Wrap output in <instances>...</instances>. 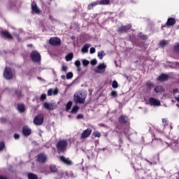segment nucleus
I'll use <instances>...</instances> for the list:
<instances>
[{"mask_svg":"<svg viewBox=\"0 0 179 179\" xmlns=\"http://www.w3.org/2000/svg\"><path fill=\"white\" fill-rule=\"evenodd\" d=\"M173 94H176V93H179L178 89V88L173 89Z\"/></svg>","mask_w":179,"mask_h":179,"instance_id":"obj_51","label":"nucleus"},{"mask_svg":"<svg viewBox=\"0 0 179 179\" xmlns=\"http://www.w3.org/2000/svg\"><path fill=\"white\" fill-rule=\"evenodd\" d=\"M146 87L150 90L151 89H153V87H155V85H153L152 82L148 81L146 83Z\"/></svg>","mask_w":179,"mask_h":179,"instance_id":"obj_32","label":"nucleus"},{"mask_svg":"<svg viewBox=\"0 0 179 179\" xmlns=\"http://www.w3.org/2000/svg\"><path fill=\"white\" fill-rule=\"evenodd\" d=\"M31 7L32 13H36V15H40V13H41V10L38 8V6H37V3H36V1H33L31 2Z\"/></svg>","mask_w":179,"mask_h":179,"instance_id":"obj_10","label":"nucleus"},{"mask_svg":"<svg viewBox=\"0 0 179 179\" xmlns=\"http://www.w3.org/2000/svg\"><path fill=\"white\" fill-rule=\"evenodd\" d=\"M99 5V1H94L93 3H90L87 6V10H92L94 6H97Z\"/></svg>","mask_w":179,"mask_h":179,"instance_id":"obj_22","label":"nucleus"},{"mask_svg":"<svg viewBox=\"0 0 179 179\" xmlns=\"http://www.w3.org/2000/svg\"><path fill=\"white\" fill-rule=\"evenodd\" d=\"M14 36H15V37L17 38V40L18 41H20V36H19V34H14Z\"/></svg>","mask_w":179,"mask_h":179,"instance_id":"obj_45","label":"nucleus"},{"mask_svg":"<svg viewBox=\"0 0 179 179\" xmlns=\"http://www.w3.org/2000/svg\"><path fill=\"white\" fill-rule=\"evenodd\" d=\"M160 45H166V44H167V43L166 42V41H162L160 43H159Z\"/></svg>","mask_w":179,"mask_h":179,"instance_id":"obj_48","label":"nucleus"},{"mask_svg":"<svg viewBox=\"0 0 179 179\" xmlns=\"http://www.w3.org/2000/svg\"><path fill=\"white\" fill-rule=\"evenodd\" d=\"M175 99H176V101H178V103H179V96H176Z\"/></svg>","mask_w":179,"mask_h":179,"instance_id":"obj_55","label":"nucleus"},{"mask_svg":"<svg viewBox=\"0 0 179 179\" xmlns=\"http://www.w3.org/2000/svg\"><path fill=\"white\" fill-rule=\"evenodd\" d=\"M0 35L2 37V38H6V40H12L13 38V36L8 31V30H4L0 31Z\"/></svg>","mask_w":179,"mask_h":179,"instance_id":"obj_12","label":"nucleus"},{"mask_svg":"<svg viewBox=\"0 0 179 179\" xmlns=\"http://www.w3.org/2000/svg\"><path fill=\"white\" fill-rule=\"evenodd\" d=\"M22 134L24 136H30L31 135V129L29 125H24L22 128Z\"/></svg>","mask_w":179,"mask_h":179,"instance_id":"obj_9","label":"nucleus"},{"mask_svg":"<svg viewBox=\"0 0 179 179\" xmlns=\"http://www.w3.org/2000/svg\"><path fill=\"white\" fill-rule=\"evenodd\" d=\"M162 122L164 127H166V125H169V121H167L166 118H162Z\"/></svg>","mask_w":179,"mask_h":179,"instance_id":"obj_41","label":"nucleus"},{"mask_svg":"<svg viewBox=\"0 0 179 179\" xmlns=\"http://www.w3.org/2000/svg\"><path fill=\"white\" fill-rule=\"evenodd\" d=\"M142 179H145V178H142Z\"/></svg>","mask_w":179,"mask_h":179,"instance_id":"obj_61","label":"nucleus"},{"mask_svg":"<svg viewBox=\"0 0 179 179\" xmlns=\"http://www.w3.org/2000/svg\"><path fill=\"white\" fill-rule=\"evenodd\" d=\"M43 107L45 108V103H43Z\"/></svg>","mask_w":179,"mask_h":179,"instance_id":"obj_58","label":"nucleus"},{"mask_svg":"<svg viewBox=\"0 0 179 179\" xmlns=\"http://www.w3.org/2000/svg\"><path fill=\"white\" fill-rule=\"evenodd\" d=\"M173 51L179 54V43H176V45H173Z\"/></svg>","mask_w":179,"mask_h":179,"instance_id":"obj_34","label":"nucleus"},{"mask_svg":"<svg viewBox=\"0 0 179 179\" xmlns=\"http://www.w3.org/2000/svg\"><path fill=\"white\" fill-rule=\"evenodd\" d=\"M62 71H64V72H66V71H68V66H62Z\"/></svg>","mask_w":179,"mask_h":179,"instance_id":"obj_49","label":"nucleus"},{"mask_svg":"<svg viewBox=\"0 0 179 179\" xmlns=\"http://www.w3.org/2000/svg\"><path fill=\"white\" fill-rule=\"evenodd\" d=\"M59 159L60 162L66 164V166H72L73 162L69 158L65 157L64 155L59 156Z\"/></svg>","mask_w":179,"mask_h":179,"instance_id":"obj_11","label":"nucleus"},{"mask_svg":"<svg viewBox=\"0 0 179 179\" xmlns=\"http://www.w3.org/2000/svg\"><path fill=\"white\" fill-rule=\"evenodd\" d=\"M155 92L156 93H163L164 92V88H163V86L158 85L155 87Z\"/></svg>","mask_w":179,"mask_h":179,"instance_id":"obj_24","label":"nucleus"},{"mask_svg":"<svg viewBox=\"0 0 179 179\" xmlns=\"http://www.w3.org/2000/svg\"><path fill=\"white\" fill-rule=\"evenodd\" d=\"M44 122V116L43 115H38L34 119V124L35 125H43Z\"/></svg>","mask_w":179,"mask_h":179,"instance_id":"obj_8","label":"nucleus"},{"mask_svg":"<svg viewBox=\"0 0 179 179\" xmlns=\"http://www.w3.org/2000/svg\"><path fill=\"white\" fill-rule=\"evenodd\" d=\"M61 78H62V79H63L64 80H65V76H62Z\"/></svg>","mask_w":179,"mask_h":179,"instance_id":"obj_56","label":"nucleus"},{"mask_svg":"<svg viewBox=\"0 0 179 179\" xmlns=\"http://www.w3.org/2000/svg\"><path fill=\"white\" fill-rule=\"evenodd\" d=\"M31 59L33 61V62H36V64H40V62L41 61V55L40 53L37 52V50H34L31 52Z\"/></svg>","mask_w":179,"mask_h":179,"instance_id":"obj_3","label":"nucleus"},{"mask_svg":"<svg viewBox=\"0 0 179 179\" xmlns=\"http://www.w3.org/2000/svg\"><path fill=\"white\" fill-rule=\"evenodd\" d=\"M92 135V129H87L81 134V139H86V138H89Z\"/></svg>","mask_w":179,"mask_h":179,"instance_id":"obj_14","label":"nucleus"},{"mask_svg":"<svg viewBox=\"0 0 179 179\" xmlns=\"http://www.w3.org/2000/svg\"><path fill=\"white\" fill-rule=\"evenodd\" d=\"M92 135H94L95 138H100V136H101V134H100L99 131H93Z\"/></svg>","mask_w":179,"mask_h":179,"instance_id":"obj_35","label":"nucleus"},{"mask_svg":"<svg viewBox=\"0 0 179 179\" xmlns=\"http://www.w3.org/2000/svg\"><path fill=\"white\" fill-rule=\"evenodd\" d=\"M167 26V24H164V25H162V27L163 28V27H166Z\"/></svg>","mask_w":179,"mask_h":179,"instance_id":"obj_57","label":"nucleus"},{"mask_svg":"<svg viewBox=\"0 0 179 179\" xmlns=\"http://www.w3.org/2000/svg\"><path fill=\"white\" fill-rule=\"evenodd\" d=\"M118 122L122 125H129V118L125 115H122L118 118Z\"/></svg>","mask_w":179,"mask_h":179,"instance_id":"obj_6","label":"nucleus"},{"mask_svg":"<svg viewBox=\"0 0 179 179\" xmlns=\"http://www.w3.org/2000/svg\"><path fill=\"white\" fill-rule=\"evenodd\" d=\"M90 54H94V52H96V48H91L90 50Z\"/></svg>","mask_w":179,"mask_h":179,"instance_id":"obj_44","label":"nucleus"},{"mask_svg":"<svg viewBox=\"0 0 179 179\" xmlns=\"http://www.w3.org/2000/svg\"><path fill=\"white\" fill-rule=\"evenodd\" d=\"M20 138V136L17 134H14V138L15 139H19Z\"/></svg>","mask_w":179,"mask_h":179,"instance_id":"obj_50","label":"nucleus"},{"mask_svg":"<svg viewBox=\"0 0 179 179\" xmlns=\"http://www.w3.org/2000/svg\"><path fill=\"white\" fill-rule=\"evenodd\" d=\"M112 87H113V89H117V87H118V83L117 80L113 81Z\"/></svg>","mask_w":179,"mask_h":179,"instance_id":"obj_38","label":"nucleus"},{"mask_svg":"<svg viewBox=\"0 0 179 179\" xmlns=\"http://www.w3.org/2000/svg\"><path fill=\"white\" fill-rule=\"evenodd\" d=\"M79 108L80 107L78 106H75L74 107H73L71 111V114H78V112L79 111Z\"/></svg>","mask_w":179,"mask_h":179,"instance_id":"obj_26","label":"nucleus"},{"mask_svg":"<svg viewBox=\"0 0 179 179\" xmlns=\"http://www.w3.org/2000/svg\"><path fill=\"white\" fill-rule=\"evenodd\" d=\"M37 162H39V163H44L45 162V155L43 154L38 155Z\"/></svg>","mask_w":179,"mask_h":179,"instance_id":"obj_20","label":"nucleus"},{"mask_svg":"<svg viewBox=\"0 0 179 179\" xmlns=\"http://www.w3.org/2000/svg\"><path fill=\"white\" fill-rule=\"evenodd\" d=\"M82 63L84 66H87L90 64V62H89V60L85 59L82 60Z\"/></svg>","mask_w":179,"mask_h":179,"instance_id":"obj_36","label":"nucleus"},{"mask_svg":"<svg viewBox=\"0 0 179 179\" xmlns=\"http://www.w3.org/2000/svg\"><path fill=\"white\" fill-rule=\"evenodd\" d=\"M131 27H132V25L131 24L120 26L117 28V33H118L119 34H123L124 33H128V31H129V30H131Z\"/></svg>","mask_w":179,"mask_h":179,"instance_id":"obj_4","label":"nucleus"},{"mask_svg":"<svg viewBox=\"0 0 179 179\" xmlns=\"http://www.w3.org/2000/svg\"><path fill=\"white\" fill-rule=\"evenodd\" d=\"M89 48H90V44L86 43L82 48L81 51L84 54H86L87 52H89Z\"/></svg>","mask_w":179,"mask_h":179,"instance_id":"obj_21","label":"nucleus"},{"mask_svg":"<svg viewBox=\"0 0 179 179\" xmlns=\"http://www.w3.org/2000/svg\"><path fill=\"white\" fill-rule=\"evenodd\" d=\"M177 21H176V18L174 17H169L167 20V22L166 23L167 27H171V26H174L176 24Z\"/></svg>","mask_w":179,"mask_h":179,"instance_id":"obj_15","label":"nucleus"},{"mask_svg":"<svg viewBox=\"0 0 179 179\" xmlns=\"http://www.w3.org/2000/svg\"><path fill=\"white\" fill-rule=\"evenodd\" d=\"M83 118V114H78L77 115V120H82Z\"/></svg>","mask_w":179,"mask_h":179,"instance_id":"obj_46","label":"nucleus"},{"mask_svg":"<svg viewBox=\"0 0 179 179\" xmlns=\"http://www.w3.org/2000/svg\"><path fill=\"white\" fill-rule=\"evenodd\" d=\"M0 179H8L6 176H0Z\"/></svg>","mask_w":179,"mask_h":179,"instance_id":"obj_54","label":"nucleus"},{"mask_svg":"<svg viewBox=\"0 0 179 179\" xmlns=\"http://www.w3.org/2000/svg\"><path fill=\"white\" fill-rule=\"evenodd\" d=\"M49 44H50V45L59 47V45H61V38L58 37H52L49 40Z\"/></svg>","mask_w":179,"mask_h":179,"instance_id":"obj_7","label":"nucleus"},{"mask_svg":"<svg viewBox=\"0 0 179 179\" xmlns=\"http://www.w3.org/2000/svg\"><path fill=\"white\" fill-rule=\"evenodd\" d=\"M91 65H97V60L96 59H93L92 60H91Z\"/></svg>","mask_w":179,"mask_h":179,"instance_id":"obj_42","label":"nucleus"},{"mask_svg":"<svg viewBox=\"0 0 179 179\" xmlns=\"http://www.w3.org/2000/svg\"><path fill=\"white\" fill-rule=\"evenodd\" d=\"M150 104L151 106H160V101L156 98L150 97Z\"/></svg>","mask_w":179,"mask_h":179,"instance_id":"obj_16","label":"nucleus"},{"mask_svg":"<svg viewBox=\"0 0 179 179\" xmlns=\"http://www.w3.org/2000/svg\"><path fill=\"white\" fill-rule=\"evenodd\" d=\"M106 53L103 52V50H101L98 52V57L99 59H103V57H105Z\"/></svg>","mask_w":179,"mask_h":179,"instance_id":"obj_31","label":"nucleus"},{"mask_svg":"<svg viewBox=\"0 0 179 179\" xmlns=\"http://www.w3.org/2000/svg\"><path fill=\"white\" fill-rule=\"evenodd\" d=\"M111 96H113V97H117V96H118V93H117V91H112Z\"/></svg>","mask_w":179,"mask_h":179,"instance_id":"obj_43","label":"nucleus"},{"mask_svg":"<svg viewBox=\"0 0 179 179\" xmlns=\"http://www.w3.org/2000/svg\"><path fill=\"white\" fill-rule=\"evenodd\" d=\"M157 80L159 82H166V80H169V75L162 73L157 78Z\"/></svg>","mask_w":179,"mask_h":179,"instance_id":"obj_17","label":"nucleus"},{"mask_svg":"<svg viewBox=\"0 0 179 179\" xmlns=\"http://www.w3.org/2000/svg\"><path fill=\"white\" fill-rule=\"evenodd\" d=\"M73 58V53H69L67 55H66V61H72Z\"/></svg>","mask_w":179,"mask_h":179,"instance_id":"obj_30","label":"nucleus"},{"mask_svg":"<svg viewBox=\"0 0 179 179\" xmlns=\"http://www.w3.org/2000/svg\"><path fill=\"white\" fill-rule=\"evenodd\" d=\"M58 153H65L68 149V140H60L56 144Z\"/></svg>","mask_w":179,"mask_h":179,"instance_id":"obj_1","label":"nucleus"},{"mask_svg":"<svg viewBox=\"0 0 179 179\" xmlns=\"http://www.w3.org/2000/svg\"><path fill=\"white\" fill-rule=\"evenodd\" d=\"M17 108L19 113H20L21 114L24 113V111L26 110V107L24 106V103H18L17 106Z\"/></svg>","mask_w":179,"mask_h":179,"instance_id":"obj_19","label":"nucleus"},{"mask_svg":"<svg viewBox=\"0 0 179 179\" xmlns=\"http://www.w3.org/2000/svg\"><path fill=\"white\" fill-rule=\"evenodd\" d=\"M28 179H38V176L36 175V173H28Z\"/></svg>","mask_w":179,"mask_h":179,"instance_id":"obj_25","label":"nucleus"},{"mask_svg":"<svg viewBox=\"0 0 179 179\" xmlns=\"http://www.w3.org/2000/svg\"><path fill=\"white\" fill-rule=\"evenodd\" d=\"M99 5H110V0L98 1Z\"/></svg>","mask_w":179,"mask_h":179,"instance_id":"obj_27","label":"nucleus"},{"mask_svg":"<svg viewBox=\"0 0 179 179\" xmlns=\"http://www.w3.org/2000/svg\"><path fill=\"white\" fill-rule=\"evenodd\" d=\"M138 36L141 40H148V35L143 34L142 32H140Z\"/></svg>","mask_w":179,"mask_h":179,"instance_id":"obj_28","label":"nucleus"},{"mask_svg":"<svg viewBox=\"0 0 179 179\" xmlns=\"http://www.w3.org/2000/svg\"><path fill=\"white\" fill-rule=\"evenodd\" d=\"M76 66H80V62L79 60H76L75 62Z\"/></svg>","mask_w":179,"mask_h":179,"instance_id":"obj_47","label":"nucleus"},{"mask_svg":"<svg viewBox=\"0 0 179 179\" xmlns=\"http://www.w3.org/2000/svg\"><path fill=\"white\" fill-rule=\"evenodd\" d=\"M59 93V90L58 88H55L53 91L52 88L49 89L48 91V96H52L54 94L55 96H57Z\"/></svg>","mask_w":179,"mask_h":179,"instance_id":"obj_18","label":"nucleus"},{"mask_svg":"<svg viewBox=\"0 0 179 179\" xmlns=\"http://www.w3.org/2000/svg\"><path fill=\"white\" fill-rule=\"evenodd\" d=\"M146 160V162H148V163H150V162H149L148 159H145Z\"/></svg>","mask_w":179,"mask_h":179,"instance_id":"obj_59","label":"nucleus"},{"mask_svg":"<svg viewBox=\"0 0 179 179\" xmlns=\"http://www.w3.org/2000/svg\"><path fill=\"white\" fill-rule=\"evenodd\" d=\"M66 79H72L73 78V73L69 72L66 76Z\"/></svg>","mask_w":179,"mask_h":179,"instance_id":"obj_37","label":"nucleus"},{"mask_svg":"<svg viewBox=\"0 0 179 179\" xmlns=\"http://www.w3.org/2000/svg\"><path fill=\"white\" fill-rule=\"evenodd\" d=\"M142 171V173H145V171Z\"/></svg>","mask_w":179,"mask_h":179,"instance_id":"obj_60","label":"nucleus"},{"mask_svg":"<svg viewBox=\"0 0 179 179\" xmlns=\"http://www.w3.org/2000/svg\"><path fill=\"white\" fill-rule=\"evenodd\" d=\"M106 68H107V66H106V64H99L98 66L96 69H94V71L96 73H104V69H106Z\"/></svg>","mask_w":179,"mask_h":179,"instance_id":"obj_13","label":"nucleus"},{"mask_svg":"<svg viewBox=\"0 0 179 179\" xmlns=\"http://www.w3.org/2000/svg\"><path fill=\"white\" fill-rule=\"evenodd\" d=\"M150 164H152V162H150Z\"/></svg>","mask_w":179,"mask_h":179,"instance_id":"obj_62","label":"nucleus"},{"mask_svg":"<svg viewBox=\"0 0 179 179\" xmlns=\"http://www.w3.org/2000/svg\"><path fill=\"white\" fill-rule=\"evenodd\" d=\"M77 71L78 72H80V71H82V67H80V66H77Z\"/></svg>","mask_w":179,"mask_h":179,"instance_id":"obj_53","label":"nucleus"},{"mask_svg":"<svg viewBox=\"0 0 179 179\" xmlns=\"http://www.w3.org/2000/svg\"><path fill=\"white\" fill-rule=\"evenodd\" d=\"M3 77L7 80H10V79L13 78V74L12 73V69L10 67H5L3 73Z\"/></svg>","mask_w":179,"mask_h":179,"instance_id":"obj_5","label":"nucleus"},{"mask_svg":"<svg viewBox=\"0 0 179 179\" xmlns=\"http://www.w3.org/2000/svg\"><path fill=\"white\" fill-rule=\"evenodd\" d=\"M72 107V101H70L67 103L66 106V111H69Z\"/></svg>","mask_w":179,"mask_h":179,"instance_id":"obj_33","label":"nucleus"},{"mask_svg":"<svg viewBox=\"0 0 179 179\" xmlns=\"http://www.w3.org/2000/svg\"><path fill=\"white\" fill-rule=\"evenodd\" d=\"M41 100H45V94H42L41 96Z\"/></svg>","mask_w":179,"mask_h":179,"instance_id":"obj_52","label":"nucleus"},{"mask_svg":"<svg viewBox=\"0 0 179 179\" xmlns=\"http://www.w3.org/2000/svg\"><path fill=\"white\" fill-rule=\"evenodd\" d=\"M3 148H5V143H3V141H0V152L3 150Z\"/></svg>","mask_w":179,"mask_h":179,"instance_id":"obj_40","label":"nucleus"},{"mask_svg":"<svg viewBox=\"0 0 179 179\" xmlns=\"http://www.w3.org/2000/svg\"><path fill=\"white\" fill-rule=\"evenodd\" d=\"M87 95L85 92H80L74 95V101L79 103V104H85V100H86Z\"/></svg>","mask_w":179,"mask_h":179,"instance_id":"obj_2","label":"nucleus"},{"mask_svg":"<svg viewBox=\"0 0 179 179\" xmlns=\"http://www.w3.org/2000/svg\"><path fill=\"white\" fill-rule=\"evenodd\" d=\"M50 171L52 173H57L58 171V169L57 168V166H55V165H50Z\"/></svg>","mask_w":179,"mask_h":179,"instance_id":"obj_29","label":"nucleus"},{"mask_svg":"<svg viewBox=\"0 0 179 179\" xmlns=\"http://www.w3.org/2000/svg\"><path fill=\"white\" fill-rule=\"evenodd\" d=\"M45 108L48 110H55V108H57V106L54 103H45Z\"/></svg>","mask_w":179,"mask_h":179,"instance_id":"obj_23","label":"nucleus"},{"mask_svg":"<svg viewBox=\"0 0 179 179\" xmlns=\"http://www.w3.org/2000/svg\"><path fill=\"white\" fill-rule=\"evenodd\" d=\"M15 94H16L17 97H18V99H20V97H22V91L15 90Z\"/></svg>","mask_w":179,"mask_h":179,"instance_id":"obj_39","label":"nucleus"}]
</instances>
